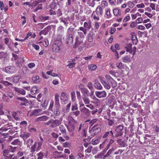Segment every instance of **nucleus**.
I'll list each match as a JSON object with an SVG mask.
<instances>
[{
  "label": "nucleus",
  "instance_id": "nucleus-5",
  "mask_svg": "<svg viewBox=\"0 0 159 159\" xmlns=\"http://www.w3.org/2000/svg\"><path fill=\"white\" fill-rule=\"evenodd\" d=\"M87 33V30L83 27H81L78 30V34L79 37L84 38L85 35Z\"/></svg>",
  "mask_w": 159,
  "mask_h": 159
},
{
  "label": "nucleus",
  "instance_id": "nucleus-55",
  "mask_svg": "<svg viewBox=\"0 0 159 159\" xmlns=\"http://www.w3.org/2000/svg\"><path fill=\"white\" fill-rule=\"evenodd\" d=\"M114 142V140L112 139H110V140L107 146L106 150H107L109 149L110 146Z\"/></svg>",
  "mask_w": 159,
  "mask_h": 159
},
{
  "label": "nucleus",
  "instance_id": "nucleus-31",
  "mask_svg": "<svg viewBox=\"0 0 159 159\" xmlns=\"http://www.w3.org/2000/svg\"><path fill=\"white\" fill-rule=\"evenodd\" d=\"M116 66L117 68L120 69H124L125 68V65L121 62H117Z\"/></svg>",
  "mask_w": 159,
  "mask_h": 159
},
{
  "label": "nucleus",
  "instance_id": "nucleus-26",
  "mask_svg": "<svg viewBox=\"0 0 159 159\" xmlns=\"http://www.w3.org/2000/svg\"><path fill=\"white\" fill-rule=\"evenodd\" d=\"M20 136L25 139H26L30 136V134L28 132H23L20 134Z\"/></svg>",
  "mask_w": 159,
  "mask_h": 159
},
{
  "label": "nucleus",
  "instance_id": "nucleus-36",
  "mask_svg": "<svg viewBox=\"0 0 159 159\" xmlns=\"http://www.w3.org/2000/svg\"><path fill=\"white\" fill-rule=\"evenodd\" d=\"M59 95L58 93H57L55 95V104H60L59 100Z\"/></svg>",
  "mask_w": 159,
  "mask_h": 159
},
{
  "label": "nucleus",
  "instance_id": "nucleus-10",
  "mask_svg": "<svg viewBox=\"0 0 159 159\" xmlns=\"http://www.w3.org/2000/svg\"><path fill=\"white\" fill-rule=\"evenodd\" d=\"M100 131L101 129L100 128L95 127L92 128L90 130H89V131L91 135L94 136Z\"/></svg>",
  "mask_w": 159,
  "mask_h": 159
},
{
  "label": "nucleus",
  "instance_id": "nucleus-39",
  "mask_svg": "<svg viewBox=\"0 0 159 159\" xmlns=\"http://www.w3.org/2000/svg\"><path fill=\"white\" fill-rule=\"evenodd\" d=\"M97 67L96 65L94 64H91L89 66V68L90 70L93 71L95 70Z\"/></svg>",
  "mask_w": 159,
  "mask_h": 159
},
{
  "label": "nucleus",
  "instance_id": "nucleus-42",
  "mask_svg": "<svg viewBox=\"0 0 159 159\" xmlns=\"http://www.w3.org/2000/svg\"><path fill=\"white\" fill-rule=\"evenodd\" d=\"M101 7H102V8H104L107 6L108 3L106 1L104 0H102L101 2Z\"/></svg>",
  "mask_w": 159,
  "mask_h": 159
},
{
  "label": "nucleus",
  "instance_id": "nucleus-13",
  "mask_svg": "<svg viewBox=\"0 0 159 159\" xmlns=\"http://www.w3.org/2000/svg\"><path fill=\"white\" fill-rule=\"evenodd\" d=\"M6 72L8 73H14L16 70V69L15 66H8L6 68Z\"/></svg>",
  "mask_w": 159,
  "mask_h": 159
},
{
  "label": "nucleus",
  "instance_id": "nucleus-7",
  "mask_svg": "<svg viewBox=\"0 0 159 159\" xmlns=\"http://www.w3.org/2000/svg\"><path fill=\"white\" fill-rule=\"evenodd\" d=\"M75 126V125L71 122H69V125L67 126V129L69 132H70V135L71 136L73 137L74 136V134L73 132L74 131Z\"/></svg>",
  "mask_w": 159,
  "mask_h": 159
},
{
  "label": "nucleus",
  "instance_id": "nucleus-17",
  "mask_svg": "<svg viewBox=\"0 0 159 159\" xmlns=\"http://www.w3.org/2000/svg\"><path fill=\"white\" fill-rule=\"evenodd\" d=\"M61 100L63 102L66 101L68 100V97L66 93L63 92L61 93L60 96Z\"/></svg>",
  "mask_w": 159,
  "mask_h": 159
},
{
  "label": "nucleus",
  "instance_id": "nucleus-8",
  "mask_svg": "<svg viewBox=\"0 0 159 159\" xmlns=\"http://www.w3.org/2000/svg\"><path fill=\"white\" fill-rule=\"evenodd\" d=\"M54 114L58 116L60 114V104H55V106L53 110Z\"/></svg>",
  "mask_w": 159,
  "mask_h": 159
},
{
  "label": "nucleus",
  "instance_id": "nucleus-56",
  "mask_svg": "<svg viewBox=\"0 0 159 159\" xmlns=\"http://www.w3.org/2000/svg\"><path fill=\"white\" fill-rule=\"evenodd\" d=\"M54 105V101L53 100H51L50 104L49 105V110L50 111H52V108Z\"/></svg>",
  "mask_w": 159,
  "mask_h": 159
},
{
  "label": "nucleus",
  "instance_id": "nucleus-1",
  "mask_svg": "<svg viewBox=\"0 0 159 159\" xmlns=\"http://www.w3.org/2000/svg\"><path fill=\"white\" fill-rule=\"evenodd\" d=\"M75 32L74 28L69 27L67 29L66 34V43L69 45H71L73 42V35Z\"/></svg>",
  "mask_w": 159,
  "mask_h": 159
},
{
  "label": "nucleus",
  "instance_id": "nucleus-52",
  "mask_svg": "<svg viewBox=\"0 0 159 159\" xmlns=\"http://www.w3.org/2000/svg\"><path fill=\"white\" fill-rule=\"evenodd\" d=\"M78 109L77 104L75 102L74 104H73L72 106L71 110L73 111L76 110Z\"/></svg>",
  "mask_w": 159,
  "mask_h": 159
},
{
  "label": "nucleus",
  "instance_id": "nucleus-15",
  "mask_svg": "<svg viewBox=\"0 0 159 159\" xmlns=\"http://www.w3.org/2000/svg\"><path fill=\"white\" fill-rule=\"evenodd\" d=\"M22 114V112L20 111H17L16 112H14L12 114L13 118L16 120L18 121L20 120V115Z\"/></svg>",
  "mask_w": 159,
  "mask_h": 159
},
{
  "label": "nucleus",
  "instance_id": "nucleus-6",
  "mask_svg": "<svg viewBox=\"0 0 159 159\" xmlns=\"http://www.w3.org/2000/svg\"><path fill=\"white\" fill-rule=\"evenodd\" d=\"M62 120L56 119H52L50 124V126L52 128H54L57 126H59L61 123Z\"/></svg>",
  "mask_w": 159,
  "mask_h": 159
},
{
  "label": "nucleus",
  "instance_id": "nucleus-57",
  "mask_svg": "<svg viewBox=\"0 0 159 159\" xmlns=\"http://www.w3.org/2000/svg\"><path fill=\"white\" fill-rule=\"evenodd\" d=\"M42 142H39L38 143V146L37 147V152L38 151L41 149Z\"/></svg>",
  "mask_w": 159,
  "mask_h": 159
},
{
  "label": "nucleus",
  "instance_id": "nucleus-22",
  "mask_svg": "<svg viewBox=\"0 0 159 159\" xmlns=\"http://www.w3.org/2000/svg\"><path fill=\"white\" fill-rule=\"evenodd\" d=\"M81 112L87 116H88L89 114V111L85 107H84L80 109Z\"/></svg>",
  "mask_w": 159,
  "mask_h": 159
},
{
  "label": "nucleus",
  "instance_id": "nucleus-40",
  "mask_svg": "<svg viewBox=\"0 0 159 159\" xmlns=\"http://www.w3.org/2000/svg\"><path fill=\"white\" fill-rule=\"evenodd\" d=\"M141 16V15L138 12L134 14H132L131 15V18L132 20H134L137 17H140Z\"/></svg>",
  "mask_w": 159,
  "mask_h": 159
},
{
  "label": "nucleus",
  "instance_id": "nucleus-14",
  "mask_svg": "<svg viewBox=\"0 0 159 159\" xmlns=\"http://www.w3.org/2000/svg\"><path fill=\"white\" fill-rule=\"evenodd\" d=\"M64 28L62 26H60L58 29L57 32L58 33L60 34V36L59 35L57 36V39H60L62 38V35L64 33Z\"/></svg>",
  "mask_w": 159,
  "mask_h": 159
},
{
  "label": "nucleus",
  "instance_id": "nucleus-49",
  "mask_svg": "<svg viewBox=\"0 0 159 159\" xmlns=\"http://www.w3.org/2000/svg\"><path fill=\"white\" fill-rule=\"evenodd\" d=\"M20 76L19 75H17L16 76H15L13 77V81L15 83H17V82L20 79Z\"/></svg>",
  "mask_w": 159,
  "mask_h": 159
},
{
  "label": "nucleus",
  "instance_id": "nucleus-20",
  "mask_svg": "<svg viewBox=\"0 0 159 159\" xmlns=\"http://www.w3.org/2000/svg\"><path fill=\"white\" fill-rule=\"evenodd\" d=\"M14 89L16 92L23 95H25L26 94L25 91L22 89L15 87Z\"/></svg>",
  "mask_w": 159,
  "mask_h": 159
},
{
  "label": "nucleus",
  "instance_id": "nucleus-51",
  "mask_svg": "<svg viewBox=\"0 0 159 159\" xmlns=\"http://www.w3.org/2000/svg\"><path fill=\"white\" fill-rule=\"evenodd\" d=\"M1 83L3 84L6 86L12 85V84L7 81L2 80L1 81Z\"/></svg>",
  "mask_w": 159,
  "mask_h": 159
},
{
  "label": "nucleus",
  "instance_id": "nucleus-53",
  "mask_svg": "<svg viewBox=\"0 0 159 159\" xmlns=\"http://www.w3.org/2000/svg\"><path fill=\"white\" fill-rule=\"evenodd\" d=\"M60 129L63 134H66V130L64 126L61 125L60 127Z\"/></svg>",
  "mask_w": 159,
  "mask_h": 159
},
{
  "label": "nucleus",
  "instance_id": "nucleus-24",
  "mask_svg": "<svg viewBox=\"0 0 159 159\" xmlns=\"http://www.w3.org/2000/svg\"><path fill=\"white\" fill-rule=\"evenodd\" d=\"M33 82L35 83H38L41 80L40 77L37 75H34L32 77V78Z\"/></svg>",
  "mask_w": 159,
  "mask_h": 159
},
{
  "label": "nucleus",
  "instance_id": "nucleus-30",
  "mask_svg": "<svg viewBox=\"0 0 159 159\" xmlns=\"http://www.w3.org/2000/svg\"><path fill=\"white\" fill-rule=\"evenodd\" d=\"M37 143L35 142L34 144L31 146V152H34L35 151L37 152Z\"/></svg>",
  "mask_w": 159,
  "mask_h": 159
},
{
  "label": "nucleus",
  "instance_id": "nucleus-50",
  "mask_svg": "<svg viewBox=\"0 0 159 159\" xmlns=\"http://www.w3.org/2000/svg\"><path fill=\"white\" fill-rule=\"evenodd\" d=\"M33 143V141L32 139H29L27 141V147H30Z\"/></svg>",
  "mask_w": 159,
  "mask_h": 159
},
{
  "label": "nucleus",
  "instance_id": "nucleus-34",
  "mask_svg": "<svg viewBox=\"0 0 159 159\" xmlns=\"http://www.w3.org/2000/svg\"><path fill=\"white\" fill-rule=\"evenodd\" d=\"M95 2L94 0H88V3L89 7H93L95 4Z\"/></svg>",
  "mask_w": 159,
  "mask_h": 159
},
{
  "label": "nucleus",
  "instance_id": "nucleus-54",
  "mask_svg": "<svg viewBox=\"0 0 159 159\" xmlns=\"http://www.w3.org/2000/svg\"><path fill=\"white\" fill-rule=\"evenodd\" d=\"M38 156V159H43V157L44 156L43 153L41 152L37 154Z\"/></svg>",
  "mask_w": 159,
  "mask_h": 159
},
{
  "label": "nucleus",
  "instance_id": "nucleus-35",
  "mask_svg": "<svg viewBox=\"0 0 159 159\" xmlns=\"http://www.w3.org/2000/svg\"><path fill=\"white\" fill-rule=\"evenodd\" d=\"M94 86L95 88L98 90H101L102 88V86L99 82H96L94 84Z\"/></svg>",
  "mask_w": 159,
  "mask_h": 159
},
{
  "label": "nucleus",
  "instance_id": "nucleus-11",
  "mask_svg": "<svg viewBox=\"0 0 159 159\" xmlns=\"http://www.w3.org/2000/svg\"><path fill=\"white\" fill-rule=\"evenodd\" d=\"M123 126L121 125H119L117 127L116 129V131L118 133L117 134H116V137H117L119 136H121L123 134Z\"/></svg>",
  "mask_w": 159,
  "mask_h": 159
},
{
  "label": "nucleus",
  "instance_id": "nucleus-64",
  "mask_svg": "<svg viewBox=\"0 0 159 159\" xmlns=\"http://www.w3.org/2000/svg\"><path fill=\"white\" fill-rule=\"evenodd\" d=\"M104 153L103 152H101L99 154H98L95 156V157L96 158H99L101 159L102 158V156L103 155Z\"/></svg>",
  "mask_w": 159,
  "mask_h": 159
},
{
  "label": "nucleus",
  "instance_id": "nucleus-47",
  "mask_svg": "<svg viewBox=\"0 0 159 159\" xmlns=\"http://www.w3.org/2000/svg\"><path fill=\"white\" fill-rule=\"evenodd\" d=\"M7 55L6 53L4 52H0V59L4 58L6 57Z\"/></svg>",
  "mask_w": 159,
  "mask_h": 159
},
{
  "label": "nucleus",
  "instance_id": "nucleus-27",
  "mask_svg": "<svg viewBox=\"0 0 159 159\" xmlns=\"http://www.w3.org/2000/svg\"><path fill=\"white\" fill-rule=\"evenodd\" d=\"M134 2H135L136 3H137V2H136L135 0L134 1H129L127 2V5L128 6L129 8H132L135 6Z\"/></svg>",
  "mask_w": 159,
  "mask_h": 159
},
{
  "label": "nucleus",
  "instance_id": "nucleus-29",
  "mask_svg": "<svg viewBox=\"0 0 159 159\" xmlns=\"http://www.w3.org/2000/svg\"><path fill=\"white\" fill-rule=\"evenodd\" d=\"M132 44H129L127 45L125 48L127 52H129L130 53L132 52Z\"/></svg>",
  "mask_w": 159,
  "mask_h": 159
},
{
  "label": "nucleus",
  "instance_id": "nucleus-25",
  "mask_svg": "<svg viewBox=\"0 0 159 159\" xmlns=\"http://www.w3.org/2000/svg\"><path fill=\"white\" fill-rule=\"evenodd\" d=\"M12 126H13V125L9 123L8 124H7L6 125H5L4 126L2 127L0 129L4 131H6L8 130V129H10L11 128H10V127Z\"/></svg>",
  "mask_w": 159,
  "mask_h": 159
},
{
  "label": "nucleus",
  "instance_id": "nucleus-3",
  "mask_svg": "<svg viewBox=\"0 0 159 159\" xmlns=\"http://www.w3.org/2000/svg\"><path fill=\"white\" fill-rule=\"evenodd\" d=\"M15 102L21 106H25L28 103V100L25 97H17L16 98Z\"/></svg>",
  "mask_w": 159,
  "mask_h": 159
},
{
  "label": "nucleus",
  "instance_id": "nucleus-48",
  "mask_svg": "<svg viewBox=\"0 0 159 159\" xmlns=\"http://www.w3.org/2000/svg\"><path fill=\"white\" fill-rule=\"evenodd\" d=\"M11 144L13 145H20V141L18 139H15L11 142Z\"/></svg>",
  "mask_w": 159,
  "mask_h": 159
},
{
  "label": "nucleus",
  "instance_id": "nucleus-23",
  "mask_svg": "<svg viewBox=\"0 0 159 159\" xmlns=\"http://www.w3.org/2000/svg\"><path fill=\"white\" fill-rule=\"evenodd\" d=\"M0 7L1 10H4L5 11H7L8 10V7L6 5H4L2 1L0 2Z\"/></svg>",
  "mask_w": 159,
  "mask_h": 159
},
{
  "label": "nucleus",
  "instance_id": "nucleus-44",
  "mask_svg": "<svg viewBox=\"0 0 159 159\" xmlns=\"http://www.w3.org/2000/svg\"><path fill=\"white\" fill-rule=\"evenodd\" d=\"M132 36V39L133 41V42L134 43L136 44L137 42V39L136 36L134 34V33L131 34Z\"/></svg>",
  "mask_w": 159,
  "mask_h": 159
},
{
  "label": "nucleus",
  "instance_id": "nucleus-19",
  "mask_svg": "<svg viewBox=\"0 0 159 159\" xmlns=\"http://www.w3.org/2000/svg\"><path fill=\"white\" fill-rule=\"evenodd\" d=\"M61 22H63L66 26H67V25L70 21L69 17H67L66 18H63L62 17L60 18Z\"/></svg>",
  "mask_w": 159,
  "mask_h": 159
},
{
  "label": "nucleus",
  "instance_id": "nucleus-59",
  "mask_svg": "<svg viewBox=\"0 0 159 159\" xmlns=\"http://www.w3.org/2000/svg\"><path fill=\"white\" fill-rule=\"evenodd\" d=\"M43 44L44 46H47L49 44V42L48 40L47 39H45L44 41L43 42Z\"/></svg>",
  "mask_w": 159,
  "mask_h": 159
},
{
  "label": "nucleus",
  "instance_id": "nucleus-38",
  "mask_svg": "<svg viewBox=\"0 0 159 159\" xmlns=\"http://www.w3.org/2000/svg\"><path fill=\"white\" fill-rule=\"evenodd\" d=\"M105 13L107 15V17L109 18L111 17V14L110 13V9L108 8L105 9Z\"/></svg>",
  "mask_w": 159,
  "mask_h": 159
},
{
  "label": "nucleus",
  "instance_id": "nucleus-33",
  "mask_svg": "<svg viewBox=\"0 0 159 159\" xmlns=\"http://www.w3.org/2000/svg\"><path fill=\"white\" fill-rule=\"evenodd\" d=\"M30 92L32 94H34L38 92L37 88L36 86H33L30 89Z\"/></svg>",
  "mask_w": 159,
  "mask_h": 159
},
{
  "label": "nucleus",
  "instance_id": "nucleus-58",
  "mask_svg": "<svg viewBox=\"0 0 159 159\" xmlns=\"http://www.w3.org/2000/svg\"><path fill=\"white\" fill-rule=\"evenodd\" d=\"M94 101L93 102V103L96 104L97 106L99 105L100 103V102L99 100L96 98L95 96H94Z\"/></svg>",
  "mask_w": 159,
  "mask_h": 159
},
{
  "label": "nucleus",
  "instance_id": "nucleus-63",
  "mask_svg": "<svg viewBox=\"0 0 159 159\" xmlns=\"http://www.w3.org/2000/svg\"><path fill=\"white\" fill-rule=\"evenodd\" d=\"M24 153L21 151H19L17 154V157L19 158L20 157L23 156L24 155Z\"/></svg>",
  "mask_w": 159,
  "mask_h": 159
},
{
  "label": "nucleus",
  "instance_id": "nucleus-12",
  "mask_svg": "<svg viewBox=\"0 0 159 159\" xmlns=\"http://www.w3.org/2000/svg\"><path fill=\"white\" fill-rule=\"evenodd\" d=\"M95 94L96 96L99 98H105L107 94V93L104 91H96Z\"/></svg>",
  "mask_w": 159,
  "mask_h": 159
},
{
  "label": "nucleus",
  "instance_id": "nucleus-9",
  "mask_svg": "<svg viewBox=\"0 0 159 159\" xmlns=\"http://www.w3.org/2000/svg\"><path fill=\"white\" fill-rule=\"evenodd\" d=\"M84 39V38H80L78 36H77L75 39V44L74 45V48H77L79 46L83 43Z\"/></svg>",
  "mask_w": 159,
  "mask_h": 159
},
{
  "label": "nucleus",
  "instance_id": "nucleus-41",
  "mask_svg": "<svg viewBox=\"0 0 159 159\" xmlns=\"http://www.w3.org/2000/svg\"><path fill=\"white\" fill-rule=\"evenodd\" d=\"M2 99L4 101L6 102H8L10 100L8 96H7L6 94H2Z\"/></svg>",
  "mask_w": 159,
  "mask_h": 159
},
{
  "label": "nucleus",
  "instance_id": "nucleus-28",
  "mask_svg": "<svg viewBox=\"0 0 159 159\" xmlns=\"http://www.w3.org/2000/svg\"><path fill=\"white\" fill-rule=\"evenodd\" d=\"M87 39L89 42H91L93 40V34L92 33H89L87 35Z\"/></svg>",
  "mask_w": 159,
  "mask_h": 159
},
{
  "label": "nucleus",
  "instance_id": "nucleus-2",
  "mask_svg": "<svg viewBox=\"0 0 159 159\" xmlns=\"http://www.w3.org/2000/svg\"><path fill=\"white\" fill-rule=\"evenodd\" d=\"M103 8L100 6H98L95 11H93L92 14L93 20L95 21L99 20V17L102 16L103 15Z\"/></svg>",
  "mask_w": 159,
  "mask_h": 159
},
{
  "label": "nucleus",
  "instance_id": "nucleus-62",
  "mask_svg": "<svg viewBox=\"0 0 159 159\" xmlns=\"http://www.w3.org/2000/svg\"><path fill=\"white\" fill-rule=\"evenodd\" d=\"M143 21V18L141 17L138 18L135 20L136 23L137 24L141 23Z\"/></svg>",
  "mask_w": 159,
  "mask_h": 159
},
{
  "label": "nucleus",
  "instance_id": "nucleus-37",
  "mask_svg": "<svg viewBox=\"0 0 159 159\" xmlns=\"http://www.w3.org/2000/svg\"><path fill=\"white\" fill-rule=\"evenodd\" d=\"M122 60L124 62H128L131 61L130 57L128 56L122 58Z\"/></svg>",
  "mask_w": 159,
  "mask_h": 159
},
{
  "label": "nucleus",
  "instance_id": "nucleus-60",
  "mask_svg": "<svg viewBox=\"0 0 159 159\" xmlns=\"http://www.w3.org/2000/svg\"><path fill=\"white\" fill-rule=\"evenodd\" d=\"M113 13L114 15L118 16L119 15V11L118 9H115L113 10Z\"/></svg>",
  "mask_w": 159,
  "mask_h": 159
},
{
  "label": "nucleus",
  "instance_id": "nucleus-43",
  "mask_svg": "<svg viewBox=\"0 0 159 159\" xmlns=\"http://www.w3.org/2000/svg\"><path fill=\"white\" fill-rule=\"evenodd\" d=\"M83 99L85 104H89L90 103V99L87 97H84L83 98Z\"/></svg>",
  "mask_w": 159,
  "mask_h": 159
},
{
  "label": "nucleus",
  "instance_id": "nucleus-61",
  "mask_svg": "<svg viewBox=\"0 0 159 159\" xmlns=\"http://www.w3.org/2000/svg\"><path fill=\"white\" fill-rule=\"evenodd\" d=\"M3 105L2 103L0 104V115L4 114V112L3 110Z\"/></svg>",
  "mask_w": 159,
  "mask_h": 159
},
{
  "label": "nucleus",
  "instance_id": "nucleus-32",
  "mask_svg": "<svg viewBox=\"0 0 159 159\" xmlns=\"http://www.w3.org/2000/svg\"><path fill=\"white\" fill-rule=\"evenodd\" d=\"M83 27L84 28H85L86 30H89L91 26V24L89 22L88 23L87 22H85L84 23Z\"/></svg>",
  "mask_w": 159,
  "mask_h": 159
},
{
  "label": "nucleus",
  "instance_id": "nucleus-16",
  "mask_svg": "<svg viewBox=\"0 0 159 159\" xmlns=\"http://www.w3.org/2000/svg\"><path fill=\"white\" fill-rule=\"evenodd\" d=\"M43 114V113L42 112V110L41 109L34 110L32 112V115L35 116H38Z\"/></svg>",
  "mask_w": 159,
  "mask_h": 159
},
{
  "label": "nucleus",
  "instance_id": "nucleus-45",
  "mask_svg": "<svg viewBox=\"0 0 159 159\" xmlns=\"http://www.w3.org/2000/svg\"><path fill=\"white\" fill-rule=\"evenodd\" d=\"M71 100L72 102H75L76 100L75 94L74 91H72L71 93Z\"/></svg>",
  "mask_w": 159,
  "mask_h": 159
},
{
  "label": "nucleus",
  "instance_id": "nucleus-46",
  "mask_svg": "<svg viewBox=\"0 0 159 159\" xmlns=\"http://www.w3.org/2000/svg\"><path fill=\"white\" fill-rule=\"evenodd\" d=\"M99 140L98 139H93L91 141V143L93 145H95L98 143Z\"/></svg>",
  "mask_w": 159,
  "mask_h": 159
},
{
  "label": "nucleus",
  "instance_id": "nucleus-21",
  "mask_svg": "<svg viewBox=\"0 0 159 159\" xmlns=\"http://www.w3.org/2000/svg\"><path fill=\"white\" fill-rule=\"evenodd\" d=\"M48 119V117L47 116H43L37 118L36 119V121L39 122H43L46 121Z\"/></svg>",
  "mask_w": 159,
  "mask_h": 159
},
{
  "label": "nucleus",
  "instance_id": "nucleus-18",
  "mask_svg": "<svg viewBox=\"0 0 159 159\" xmlns=\"http://www.w3.org/2000/svg\"><path fill=\"white\" fill-rule=\"evenodd\" d=\"M100 82L105 89H109L110 88L111 85H110L109 83L106 82L105 80L103 79H101Z\"/></svg>",
  "mask_w": 159,
  "mask_h": 159
},
{
  "label": "nucleus",
  "instance_id": "nucleus-4",
  "mask_svg": "<svg viewBox=\"0 0 159 159\" xmlns=\"http://www.w3.org/2000/svg\"><path fill=\"white\" fill-rule=\"evenodd\" d=\"M53 44L52 49L54 52H59L61 50V46L62 43L60 39H58Z\"/></svg>",
  "mask_w": 159,
  "mask_h": 159
}]
</instances>
